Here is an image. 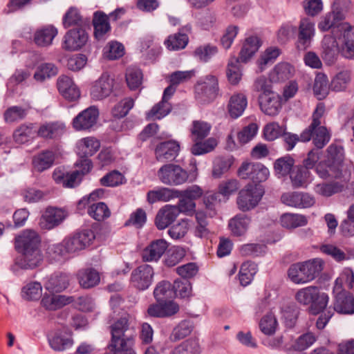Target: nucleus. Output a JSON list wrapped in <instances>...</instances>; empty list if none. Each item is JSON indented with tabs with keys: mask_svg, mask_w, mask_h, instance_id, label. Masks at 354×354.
I'll return each instance as SVG.
<instances>
[{
	"mask_svg": "<svg viewBox=\"0 0 354 354\" xmlns=\"http://www.w3.org/2000/svg\"><path fill=\"white\" fill-rule=\"evenodd\" d=\"M113 87V79L108 73H104L100 77L94 82L91 95L97 100H102L108 97L112 92Z\"/></svg>",
	"mask_w": 354,
	"mask_h": 354,
	"instance_id": "nucleus-14",
	"label": "nucleus"
},
{
	"mask_svg": "<svg viewBox=\"0 0 354 354\" xmlns=\"http://www.w3.org/2000/svg\"><path fill=\"white\" fill-rule=\"evenodd\" d=\"M142 73L140 69L130 67L126 71V82L131 90L138 88L142 82Z\"/></svg>",
	"mask_w": 354,
	"mask_h": 354,
	"instance_id": "nucleus-58",
	"label": "nucleus"
},
{
	"mask_svg": "<svg viewBox=\"0 0 354 354\" xmlns=\"http://www.w3.org/2000/svg\"><path fill=\"white\" fill-rule=\"evenodd\" d=\"M88 213L91 217L98 221H103L111 215L109 207L102 202L91 205Z\"/></svg>",
	"mask_w": 354,
	"mask_h": 354,
	"instance_id": "nucleus-60",
	"label": "nucleus"
},
{
	"mask_svg": "<svg viewBox=\"0 0 354 354\" xmlns=\"http://www.w3.org/2000/svg\"><path fill=\"white\" fill-rule=\"evenodd\" d=\"M188 36L181 32L171 35L165 40V44L170 50H178L183 49L188 44Z\"/></svg>",
	"mask_w": 354,
	"mask_h": 354,
	"instance_id": "nucleus-46",
	"label": "nucleus"
},
{
	"mask_svg": "<svg viewBox=\"0 0 354 354\" xmlns=\"http://www.w3.org/2000/svg\"><path fill=\"white\" fill-rule=\"evenodd\" d=\"M313 35L314 24L308 19H302L299 27L297 48L300 50L306 49L310 43Z\"/></svg>",
	"mask_w": 354,
	"mask_h": 354,
	"instance_id": "nucleus-25",
	"label": "nucleus"
},
{
	"mask_svg": "<svg viewBox=\"0 0 354 354\" xmlns=\"http://www.w3.org/2000/svg\"><path fill=\"white\" fill-rule=\"evenodd\" d=\"M180 149L178 143L174 140L162 142L158 144L155 149L156 159L159 162H165L174 160Z\"/></svg>",
	"mask_w": 354,
	"mask_h": 354,
	"instance_id": "nucleus-19",
	"label": "nucleus"
},
{
	"mask_svg": "<svg viewBox=\"0 0 354 354\" xmlns=\"http://www.w3.org/2000/svg\"><path fill=\"white\" fill-rule=\"evenodd\" d=\"M300 139L301 142H308L312 139L314 145L320 149L330 141V133L325 126L312 129L308 127L301 133Z\"/></svg>",
	"mask_w": 354,
	"mask_h": 354,
	"instance_id": "nucleus-10",
	"label": "nucleus"
},
{
	"mask_svg": "<svg viewBox=\"0 0 354 354\" xmlns=\"http://www.w3.org/2000/svg\"><path fill=\"white\" fill-rule=\"evenodd\" d=\"M346 186L347 180L342 176L339 179H334L331 181L317 184L314 190L316 194L323 197H330L342 192Z\"/></svg>",
	"mask_w": 354,
	"mask_h": 354,
	"instance_id": "nucleus-18",
	"label": "nucleus"
},
{
	"mask_svg": "<svg viewBox=\"0 0 354 354\" xmlns=\"http://www.w3.org/2000/svg\"><path fill=\"white\" fill-rule=\"evenodd\" d=\"M58 73L57 67L53 63H44L40 64L34 74V78L39 82H43L46 78L55 76Z\"/></svg>",
	"mask_w": 354,
	"mask_h": 354,
	"instance_id": "nucleus-57",
	"label": "nucleus"
},
{
	"mask_svg": "<svg viewBox=\"0 0 354 354\" xmlns=\"http://www.w3.org/2000/svg\"><path fill=\"white\" fill-rule=\"evenodd\" d=\"M334 310L340 314H354V297L347 292L336 295Z\"/></svg>",
	"mask_w": 354,
	"mask_h": 354,
	"instance_id": "nucleus-26",
	"label": "nucleus"
},
{
	"mask_svg": "<svg viewBox=\"0 0 354 354\" xmlns=\"http://www.w3.org/2000/svg\"><path fill=\"white\" fill-rule=\"evenodd\" d=\"M74 301V297L52 294L45 295L41 303L46 310H55Z\"/></svg>",
	"mask_w": 354,
	"mask_h": 354,
	"instance_id": "nucleus-29",
	"label": "nucleus"
},
{
	"mask_svg": "<svg viewBox=\"0 0 354 354\" xmlns=\"http://www.w3.org/2000/svg\"><path fill=\"white\" fill-rule=\"evenodd\" d=\"M314 296L308 306V312L314 315L323 312L328 303V296L326 293L321 292L316 286L313 290Z\"/></svg>",
	"mask_w": 354,
	"mask_h": 354,
	"instance_id": "nucleus-34",
	"label": "nucleus"
},
{
	"mask_svg": "<svg viewBox=\"0 0 354 354\" xmlns=\"http://www.w3.org/2000/svg\"><path fill=\"white\" fill-rule=\"evenodd\" d=\"M218 90L217 79L214 76H207L196 85V98L201 103H209L216 98Z\"/></svg>",
	"mask_w": 354,
	"mask_h": 354,
	"instance_id": "nucleus-8",
	"label": "nucleus"
},
{
	"mask_svg": "<svg viewBox=\"0 0 354 354\" xmlns=\"http://www.w3.org/2000/svg\"><path fill=\"white\" fill-rule=\"evenodd\" d=\"M21 253L22 257L17 264L22 269H34L38 267L43 260L40 250H28Z\"/></svg>",
	"mask_w": 354,
	"mask_h": 354,
	"instance_id": "nucleus-31",
	"label": "nucleus"
},
{
	"mask_svg": "<svg viewBox=\"0 0 354 354\" xmlns=\"http://www.w3.org/2000/svg\"><path fill=\"white\" fill-rule=\"evenodd\" d=\"M160 181L169 186H178L187 182H192L196 178L195 174H189L179 165L169 163L162 165L157 171Z\"/></svg>",
	"mask_w": 354,
	"mask_h": 354,
	"instance_id": "nucleus-3",
	"label": "nucleus"
},
{
	"mask_svg": "<svg viewBox=\"0 0 354 354\" xmlns=\"http://www.w3.org/2000/svg\"><path fill=\"white\" fill-rule=\"evenodd\" d=\"M64 131V125L58 122H50L42 124L37 131L38 136L44 139H56L61 136Z\"/></svg>",
	"mask_w": 354,
	"mask_h": 354,
	"instance_id": "nucleus-30",
	"label": "nucleus"
},
{
	"mask_svg": "<svg viewBox=\"0 0 354 354\" xmlns=\"http://www.w3.org/2000/svg\"><path fill=\"white\" fill-rule=\"evenodd\" d=\"M269 170L260 162H243L238 170V175L242 179H250L253 184L266 180L269 176Z\"/></svg>",
	"mask_w": 354,
	"mask_h": 354,
	"instance_id": "nucleus-7",
	"label": "nucleus"
},
{
	"mask_svg": "<svg viewBox=\"0 0 354 354\" xmlns=\"http://www.w3.org/2000/svg\"><path fill=\"white\" fill-rule=\"evenodd\" d=\"M351 80V71H340L332 80L330 82V89L336 92L344 91L350 84Z\"/></svg>",
	"mask_w": 354,
	"mask_h": 354,
	"instance_id": "nucleus-50",
	"label": "nucleus"
},
{
	"mask_svg": "<svg viewBox=\"0 0 354 354\" xmlns=\"http://www.w3.org/2000/svg\"><path fill=\"white\" fill-rule=\"evenodd\" d=\"M201 351L198 339L189 338L176 346L171 354H200Z\"/></svg>",
	"mask_w": 354,
	"mask_h": 354,
	"instance_id": "nucleus-41",
	"label": "nucleus"
},
{
	"mask_svg": "<svg viewBox=\"0 0 354 354\" xmlns=\"http://www.w3.org/2000/svg\"><path fill=\"white\" fill-rule=\"evenodd\" d=\"M50 347L57 351H62L71 347L73 340L67 330H57L48 339Z\"/></svg>",
	"mask_w": 354,
	"mask_h": 354,
	"instance_id": "nucleus-27",
	"label": "nucleus"
},
{
	"mask_svg": "<svg viewBox=\"0 0 354 354\" xmlns=\"http://www.w3.org/2000/svg\"><path fill=\"white\" fill-rule=\"evenodd\" d=\"M342 37L339 53L347 59H354V27L342 25Z\"/></svg>",
	"mask_w": 354,
	"mask_h": 354,
	"instance_id": "nucleus-16",
	"label": "nucleus"
},
{
	"mask_svg": "<svg viewBox=\"0 0 354 354\" xmlns=\"http://www.w3.org/2000/svg\"><path fill=\"white\" fill-rule=\"evenodd\" d=\"M194 144L191 148L192 153L195 156H199L213 151L217 146V140L214 138H209L205 141L193 140Z\"/></svg>",
	"mask_w": 354,
	"mask_h": 354,
	"instance_id": "nucleus-49",
	"label": "nucleus"
},
{
	"mask_svg": "<svg viewBox=\"0 0 354 354\" xmlns=\"http://www.w3.org/2000/svg\"><path fill=\"white\" fill-rule=\"evenodd\" d=\"M193 329L194 325L190 320H183L173 328L169 339L171 342H178L189 336Z\"/></svg>",
	"mask_w": 354,
	"mask_h": 354,
	"instance_id": "nucleus-37",
	"label": "nucleus"
},
{
	"mask_svg": "<svg viewBox=\"0 0 354 354\" xmlns=\"http://www.w3.org/2000/svg\"><path fill=\"white\" fill-rule=\"evenodd\" d=\"M57 30L53 26H46L37 30L34 35L35 43L40 47H46L52 44Z\"/></svg>",
	"mask_w": 354,
	"mask_h": 354,
	"instance_id": "nucleus-36",
	"label": "nucleus"
},
{
	"mask_svg": "<svg viewBox=\"0 0 354 354\" xmlns=\"http://www.w3.org/2000/svg\"><path fill=\"white\" fill-rule=\"evenodd\" d=\"M68 285V276L66 274L61 273L51 276L45 285V287L50 291L61 292L65 290Z\"/></svg>",
	"mask_w": 354,
	"mask_h": 354,
	"instance_id": "nucleus-44",
	"label": "nucleus"
},
{
	"mask_svg": "<svg viewBox=\"0 0 354 354\" xmlns=\"http://www.w3.org/2000/svg\"><path fill=\"white\" fill-rule=\"evenodd\" d=\"M129 319L127 317H122L114 322L111 326V339L109 346H122L127 344H133V337L128 335Z\"/></svg>",
	"mask_w": 354,
	"mask_h": 354,
	"instance_id": "nucleus-6",
	"label": "nucleus"
},
{
	"mask_svg": "<svg viewBox=\"0 0 354 354\" xmlns=\"http://www.w3.org/2000/svg\"><path fill=\"white\" fill-rule=\"evenodd\" d=\"M64 212L58 208H47L42 215L39 225L45 230H50L59 225L64 219Z\"/></svg>",
	"mask_w": 354,
	"mask_h": 354,
	"instance_id": "nucleus-22",
	"label": "nucleus"
},
{
	"mask_svg": "<svg viewBox=\"0 0 354 354\" xmlns=\"http://www.w3.org/2000/svg\"><path fill=\"white\" fill-rule=\"evenodd\" d=\"M326 152V160L328 164H330L332 169L336 168L342 170L345 158L343 147L333 143L327 148Z\"/></svg>",
	"mask_w": 354,
	"mask_h": 354,
	"instance_id": "nucleus-32",
	"label": "nucleus"
},
{
	"mask_svg": "<svg viewBox=\"0 0 354 354\" xmlns=\"http://www.w3.org/2000/svg\"><path fill=\"white\" fill-rule=\"evenodd\" d=\"M153 295L156 301L170 299L174 297L173 286L167 281H162L156 285Z\"/></svg>",
	"mask_w": 354,
	"mask_h": 354,
	"instance_id": "nucleus-48",
	"label": "nucleus"
},
{
	"mask_svg": "<svg viewBox=\"0 0 354 354\" xmlns=\"http://www.w3.org/2000/svg\"><path fill=\"white\" fill-rule=\"evenodd\" d=\"M211 125L204 121L194 120L190 129L192 140H203L210 131Z\"/></svg>",
	"mask_w": 354,
	"mask_h": 354,
	"instance_id": "nucleus-51",
	"label": "nucleus"
},
{
	"mask_svg": "<svg viewBox=\"0 0 354 354\" xmlns=\"http://www.w3.org/2000/svg\"><path fill=\"white\" fill-rule=\"evenodd\" d=\"M40 237L32 230H25L15 238V247L19 252L40 250Z\"/></svg>",
	"mask_w": 354,
	"mask_h": 354,
	"instance_id": "nucleus-12",
	"label": "nucleus"
},
{
	"mask_svg": "<svg viewBox=\"0 0 354 354\" xmlns=\"http://www.w3.org/2000/svg\"><path fill=\"white\" fill-rule=\"evenodd\" d=\"M294 73L293 67L288 63H279L270 73V79L272 82H282L292 77Z\"/></svg>",
	"mask_w": 354,
	"mask_h": 354,
	"instance_id": "nucleus-38",
	"label": "nucleus"
},
{
	"mask_svg": "<svg viewBox=\"0 0 354 354\" xmlns=\"http://www.w3.org/2000/svg\"><path fill=\"white\" fill-rule=\"evenodd\" d=\"M250 220L245 216H236L230 221L229 227L236 236H241L245 233Z\"/></svg>",
	"mask_w": 354,
	"mask_h": 354,
	"instance_id": "nucleus-52",
	"label": "nucleus"
},
{
	"mask_svg": "<svg viewBox=\"0 0 354 354\" xmlns=\"http://www.w3.org/2000/svg\"><path fill=\"white\" fill-rule=\"evenodd\" d=\"M42 286L40 283L32 281L22 288L21 295L26 300H37L41 296Z\"/></svg>",
	"mask_w": 354,
	"mask_h": 354,
	"instance_id": "nucleus-56",
	"label": "nucleus"
},
{
	"mask_svg": "<svg viewBox=\"0 0 354 354\" xmlns=\"http://www.w3.org/2000/svg\"><path fill=\"white\" fill-rule=\"evenodd\" d=\"M255 265L250 262H245L241 265L239 271V280L242 286L248 285L255 274Z\"/></svg>",
	"mask_w": 354,
	"mask_h": 354,
	"instance_id": "nucleus-64",
	"label": "nucleus"
},
{
	"mask_svg": "<svg viewBox=\"0 0 354 354\" xmlns=\"http://www.w3.org/2000/svg\"><path fill=\"white\" fill-rule=\"evenodd\" d=\"M330 164L325 162H320L316 166V172L322 178H332L334 179H339L342 176V170L335 168L332 169Z\"/></svg>",
	"mask_w": 354,
	"mask_h": 354,
	"instance_id": "nucleus-55",
	"label": "nucleus"
},
{
	"mask_svg": "<svg viewBox=\"0 0 354 354\" xmlns=\"http://www.w3.org/2000/svg\"><path fill=\"white\" fill-rule=\"evenodd\" d=\"M323 269V261L314 259L292 264L288 270V277L295 284H304L314 280Z\"/></svg>",
	"mask_w": 354,
	"mask_h": 354,
	"instance_id": "nucleus-1",
	"label": "nucleus"
},
{
	"mask_svg": "<svg viewBox=\"0 0 354 354\" xmlns=\"http://www.w3.org/2000/svg\"><path fill=\"white\" fill-rule=\"evenodd\" d=\"M95 236L91 230H83L65 238L62 243L55 245L54 252L59 256L66 253H73L85 249L89 246Z\"/></svg>",
	"mask_w": 354,
	"mask_h": 354,
	"instance_id": "nucleus-2",
	"label": "nucleus"
},
{
	"mask_svg": "<svg viewBox=\"0 0 354 354\" xmlns=\"http://www.w3.org/2000/svg\"><path fill=\"white\" fill-rule=\"evenodd\" d=\"M57 84L59 93L64 98L73 101L80 96L79 89L69 77L60 76L57 80Z\"/></svg>",
	"mask_w": 354,
	"mask_h": 354,
	"instance_id": "nucleus-24",
	"label": "nucleus"
},
{
	"mask_svg": "<svg viewBox=\"0 0 354 354\" xmlns=\"http://www.w3.org/2000/svg\"><path fill=\"white\" fill-rule=\"evenodd\" d=\"M263 194V189L259 184L248 183L242 189L237 196L238 208L242 212H247L254 208Z\"/></svg>",
	"mask_w": 354,
	"mask_h": 354,
	"instance_id": "nucleus-5",
	"label": "nucleus"
},
{
	"mask_svg": "<svg viewBox=\"0 0 354 354\" xmlns=\"http://www.w3.org/2000/svg\"><path fill=\"white\" fill-rule=\"evenodd\" d=\"M310 176V171L304 167H297L290 172L292 186L295 188L305 186Z\"/></svg>",
	"mask_w": 354,
	"mask_h": 354,
	"instance_id": "nucleus-54",
	"label": "nucleus"
},
{
	"mask_svg": "<svg viewBox=\"0 0 354 354\" xmlns=\"http://www.w3.org/2000/svg\"><path fill=\"white\" fill-rule=\"evenodd\" d=\"M295 161L289 156H286L280 158H278L274 163V169L277 175L284 176L288 174L293 165Z\"/></svg>",
	"mask_w": 354,
	"mask_h": 354,
	"instance_id": "nucleus-61",
	"label": "nucleus"
},
{
	"mask_svg": "<svg viewBox=\"0 0 354 354\" xmlns=\"http://www.w3.org/2000/svg\"><path fill=\"white\" fill-rule=\"evenodd\" d=\"M100 147V142L93 137L82 139L78 143V154L80 158L93 156Z\"/></svg>",
	"mask_w": 354,
	"mask_h": 354,
	"instance_id": "nucleus-39",
	"label": "nucleus"
},
{
	"mask_svg": "<svg viewBox=\"0 0 354 354\" xmlns=\"http://www.w3.org/2000/svg\"><path fill=\"white\" fill-rule=\"evenodd\" d=\"M260 46L261 42L257 37L246 39L239 57L241 62H246L258 50Z\"/></svg>",
	"mask_w": 354,
	"mask_h": 354,
	"instance_id": "nucleus-42",
	"label": "nucleus"
},
{
	"mask_svg": "<svg viewBox=\"0 0 354 354\" xmlns=\"http://www.w3.org/2000/svg\"><path fill=\"white\" fill-rule=\"evenodd\" d=\"M153 275V268L149 265L143 264L132 271L130 281L136 288L145 290L151 286Z\"/></svg>",
	"mask_w": 354,
	"mask_h": 354,
	"instance_id": "nucleus-9",
	"label": "nucleus"
},
{
	"mask_svg": "<svg viewBox=\"0 0 354 354\" xmlns=\"http://www.w3.org/2000/svg\"><path fill=\"white\" fill-rule=\"evenodd\" d=\"M239 58H231L227 68V77L232 84H237L241 79V72L239 65Z\"/></svg>",
	"mask_w": 354,
	"mask_h": 354,
	"instance_id": "nucleus-59",
	"label": "nucleus"
},
{
	"mask_svg": "<svg viewBox=\"0 0 354 354\" xmlns=\"http://www.w3.org/2000/svg\"><path fill=\"white\" fill-rule=\"evenodd\" d=\"M55 160L54 153L50 151H45L34 156L32 165L37 171L41 172L50 168Z\"/></svg>",
	"mask_w": 354,
	"mask_h": 354,
	"instance_id": "nucleus-43",
	"label": "nucleus"
},
{
	"mask_svg": "<svg viewBox=\"0 0 354 354\" xmlns=\"http://www.w3.org/2000/svg\"><path fill=\"white\" fill-rule=\"evenodd\" d=\"M179 214V209L176 206L166 205L158 212L155 224L159 230L167 227Z\"/></svg>",
	"mask_w": 354,
	"mask_h": 354,
	"instance_id": "nucleus-23",
	"label": "nucleus"
},
{
	"mask_svg": "<svg viewBox=\"0 0 354 354\" xmlns=\"http://www.w3.org/2000/svg\"><path fill=\"white\" fill-rule=\"evenodd\" d=\"M258 101L261 111L268 115L274 116L281 109V97L276 92L259 95Z\"/></svg>",
	"mask_w": 354,
	"mask_h": 354,
	"instance_id": "nucleus-15",
	"label": "nucleus"
},
{
	"mask_svg": "<svg viewBox=\"0 0 354 354\" xmlns=\"http://www.w3.org/2000/svg\"><path fill=\"white\" fill-rule=\"evenodd\" d=\"M171 109V104L162 99V101L152 107L151 111L147 113L149 119H161L167 115Z\"/></svg>",
	"mask_w": 354,
	"mask_h": 354,
	"instance_id": "nucleus-63",
	"label": "nucleus"
},
{
	"mask_svg": "<svg viewBox=\"0 0 354 354\" xmlns=\"http://www.w3.org/2000/svg\"><path fill=\"white\" fill-rule=\"evenodd\" d=\"M337 44L335 39H326L324 44L323 59L328 64H332L338 55Z\"/></svg>",
	"mask_w": 354,
	"mask_h": 354,
	"instance_id": "nucleus-53",
	"label": "nucleus"
},
{
	"mask_svg": "<svg viewBox=\"0 0 354 354\" xmlns=\"http://www.w3.org/2000/svg\"><path fill=\"white\" fill-rule=\"evenodd\" d=\"M88 39V36L85 30L71 29L64 37L62 48L69 51L78 50L86 44Z\"/></svg>",
	"mask_w": 354,
	"mask_h": 354,
	"instance_id": "nucleus-11",
	"label": "nucleus"
},
{
	"mask_svg": "<svg viewBox=\"0 0 354 354\" xmlns=\"http://www.w3.org/2000/svg\"><path fill=\"white\" fill-rule=\"evenodd\" d=\"M248 104L247 98L242 93L233 95L227 105V109L230 116L236 119L241 116L245 111Z\"/></svg>",
	"mask_w": 354,
	"mask_h": 354,
	"instance_id": "nucleus-33",
	"label": "nucleus"
},
{
	"mask_svg": "<svg viewBox=\"0 0 354 354\" xmlns=\"http://www.w3.org/2000/svg\"><path fill=\"white\" fill-rule=\"evenodd\" d=\"M278 323L277 318L272 313H268L262 317L259 323L261 330L268 335H272L276 331Z\"/></svg>",
	"mask_w": 354,
	"mask_h": 354,
	"instance_id": "nucleus-62",
	"label": "nucleus"
},
{
	"mask_svg": "<svg viewBox=\"0 0 354 354\" xmlns=\"http://www.w3.org/2000/svg\"><path fill=\"white\" fill-rule=\"evenodd\" d=\"M98 115L97 109L95 106H90L80 112L73 119V126L77 131L88 129L96 123Z\"/></svg>",
	"mask_w": 354,
	"mask_h": 354,
	"instance_id": "nucleus-17",
	"label": "nucleus"
},
{
	"mask_svg": "<svg viewBox=\"0 0 354 354\" xmlns=\"http://www.w3.org/2000/svg\"><path fill=\"white\" fill-rule=\"evenodd\" d=\"M330 88V85H328L327 76L323 73L317 74L313 86V91L319 100L325 98L328 95Z\"/></svg>",
	"mask_w": 354,
	"mask_h": 354,
	"instance_id": "nucleus-47",
	"label": "nucleus"
},
{
	"mask_svg": "<svg viewBox=\"0 0 354 354\" xmlns=\"http://www.w3.org/2000/svg\"><path fill=\"white\" fill-rule=\"evenodd\" d=\"M180 192L177 189L162 187L157 190H151L147 193V201L149 203L156 201H168L171 198H179Z\"/></svg>",
	"mask_w": 354,
	"mask_h": 354,
	"instance_id": "nucleus-35",
	"label": "nucleus"
},
{
	"mask_svg": "<svg viewBox=\"0 0 354 354\" xmlns=\"http://www.w3.org/2000/svg\"><path fill=\"white\" fill-rule=\"evenodd\" d=\"M93 25L94 35L98 40L104 39L106 34L111 30L109 17L102 11H97L93 14Z\"/></svg>",
	"mask_w": 354,
	"mask_h": 354,
	"instance_id": "nucleus-28",
	"label": "nucleus"
},
{
	"mask_svg": "<svg viewBox=\"0 0 354 354\" xmlns=\"http://www.w3.org/2000/svg\"><path fill=\"white\" fill-rule=\"evenodd\" d=\"M350 5L349 0H336L333 6L332 11L326 15L319 24V28L322 31H328L335 28L341 30L342 25H348L342 21Z\"/></svg>",
	"mask_w": 354,
	"mask_h": 354,
	"instance_id": "nucleus-4",
	"label": "nucleus"
},
{
	"mask_svg": "<svg viewBox=\"0 0 354 354\" xmlns=\"http://www.w3.org/2000/svg\"><path fill=\"white\" fill-rule=\"evenodd\" d=\"M167 248L168 244L164 239L152 241L142 252L143 261H157L163 255Z\"/></svg>",
	"mask_w": 354,
	"mask_h": 354,
	"instance_id": "nucleus-21",
	"label": "nucleus"
},
{
	"mask_svg": "<svg viewBox=\"0 0 354 354\" xmlns=\"http://www.w3.org/2000/svg\"><path fill=\"white\" fill-rule=\"evenodd\" d=\"M77 278L80 286L84 288H93L100 282L99 273L92 268L80 270Z\"/></svg>",
	"mask_w": 354,
	"mask_h": 354,
	"instance_id": "nucleus-40",
	"label": "nucleus"
},
{
	"mask_svg": "<svg viewBox=\"0 0 354 354\" xmlns=\"http://www.w3.org/2000/svg\"><path fill=\"white\" fill-rule=\"evenodd\" d=\"M281 201L286 205L295 207H308L312 206L315 200L310 194L301 192H288L281 196Z\"/></svg>",
	"mask_w": 354,
	"mask_h": 354,
	"instance_id": "nucleus-20",
	"label": "nucleus"
},
{
	"mask_svg": "<svg viewBox=\"0 0 354 354\" xmlns=\"http://www.w3.org/2000/svg\"><path fill=\"white\" fill-rule=\"evenodd\" d=\"M281 224L283 227L292 229L304 226L307 223L306 218L301 214L286 213L280 218Z\"/></svg>",
	"mask_w": 354,
	"mask_h": 354,
	"instance_id": "nucleus-45",
	"label": "nucleus"
},
{
	"mask_svg": "<svg viewBox=\"0 0 354 354\" xmlns=\"http://www.w3.org/2000/svg\"><path fill=\"white\" fill-rule=\"evenodd\" d=\"M178 311V304L171 299L157 301L151 304L147 309V313L150 317L160 318L171 317Z\"/></svg>",
	"mask_w": 354,
	"mask_h": 354,
	"instance_id": "nucleus-13",
	"label": "nucleus"
}]
</instances>
